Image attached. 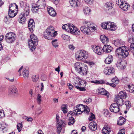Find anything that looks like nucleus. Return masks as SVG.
Instances as JSON below:
<instances>
[{
	"mask_svg": "<svg viewBox=\"0 0 134 134\" xmlns=\"http://www.w3.org/2000/svg\"><path fill=\"white\" fill-rule=\"evenodd\" d=\"M31 40L28 41L29 46L30 49L32 51L35 49V46L38 44V40L35 35L34 34L30 35Z\"/></svg>",
	"mask_w": 134,
	"mask_h": 134,
	"instance_id": "1",
	"label": "nucleus"
},
{
	"mask_svg": "<svg viewBox=\"0 0 134 134\" xmlns=\"http://www.w3.org/2000/svg\"><path fill=\"white\" fill-rule=\"evenodd\" d=\"M75 57L79 60H84L88 57V55L85 51L82 50L78 51L75 54Z\"/></svg>",
	"mask_w": 134,
	"mask_h": 134,
	"instance_id": "2",
	"label": "nucleus"
},
{
	"mask_svg": "<svg viewBox=\"0 0 134 134\" xmlns=\"http://www.w3.org/2000/svg\"><path fill=\"white\" fill-rule=\"evenodd\" d=\"M16 37V36L14 33L9 32L6 34L5 39L7 43H12L15 40Z\"/></svg>",
	"mask_w": 134,
	"mask_h": 134,
	"instance_id": "3",
	"label": "nucleus"
},
{
	"mask_svg": "<svg viewBox=\"0 0 134 134\" xmlns=\"http://www.w3.org/2000/svg\"><path fill=\"white\" fill-rule=\"evenodd\" d=\"M19 4L21 8L24 9L23 12H25L26 15L27 16L29 14L30 12V9L29 6H28L26 2L22 1L19 2Z\"/></svg>",
	"mask_w": 134,
	"mask_h": 134,
	"instance_id": "4",
	"label": "nucleus"
},
{
	"mask_svg": "<svg viewBox=\"0 0 134 134\" xmlns=\"http://www.w3.org/2000/svg\"><path fill=\"white\" fill-rule=\"evenodd\" d=\"M68 31L75 35H79L80 34V30L72 24H70Z\"/></svg>",
	"mask_w": 134,
	"mask_h": 134,
	"instance_id": "5",
	"label": "nucleus"
},
{
	"mask_svg": "<svg viewBox=\"0 0 134 134\" xmlns=\"http://www.w3.org/2000/svg\"><path fill=\"white\" fill-rule=\"evenodd\" d=\"M86 81H80L78 84L75 85V87L78 90L80 91H84L86 89L84 87L86 86Z\"/></svg>",
	"mask_w": 134,
	"mask_h": 134,
	"instance_id": "6",
	"label": "nucleus"
},
{
	"mask_svg": "<svg viewBox=\"0 0 134 134\" xmlns=\"http://www.w3.org/2000/svg\"><path fill=\"white\" fill-rule=\"evenodd\" d=\"M109 109L111 112L115 113L119 112L120 111L119 107L117 104L115 103L111 104L110 106Z\"/></svg>",
	"mask_w": 134,
	"mask_h": 134,
	"instance_id": "7",
	"label": "nucleus"
},
{
	"mask_svg": "<svg viewBox=\"0 0 134 134\" xmlns=\"http://www.w3.org/2000/svg\"><path fill=\"white\" fill-rule=\"evenodd\" d=\"M104 73L106 75L112 74L114 72V68L112 67H109L105 68L103 71Z\"/></svg>",
	"mask_w": 134,
	"mask_h": 134,
	"instance_id": "8",
	"label": "nucleus"
},
{
	"mask_svg": "<svg viewBox=\"0 0 134 134\" xmlns=\"http://www.w3.org/2000/svg\"><path fill=\"white\" fill-rule=\"evenodd\" d=\"M56 33L54 34H51L48 32H46L45 31L44 34V37L46 39L50 40L53 39L55 36Z\"/></svg>",
	"mask_w": 134,
	"mask_h": 134,
	"instance_id": "9",
	"label": "nucleus"
},
{
	"mask_svg": "<svg viewBox=\"0 0 134 134\" xmlns=\"http://www.w3.org/2000/svg\"><path fill=\"white\" fill-rule=\"evenodd\" d=\"M128 41L129 42L131 43L130 48V51L133 53L134 57V37L129 38Z\"/></svg>",
	"mask_w": 134,
	"mask_h": 134,
	"instance_id": "10",
	"label": "nucleus"
},
{
	"mask_svg": "<svg viewBox=\"0 0 134 134\" xmlns=\"http://www.w3.org/2000/svg\"><path fill=\"white\" fill-rule=\"evenodd\" d=\"M28 26L31 32L33 31L35 28V23L34 20L32 19H30L28 22Z\"/></svg>",
	"mask_w": 134,
	"mask_h": 134,
	"instance_id": "11",
	"label": "nucleus"
},
{
	"mask_svg": "<svg viewBox=\"0 0 134 134\" xmlns=\"http://www.w3.org/2000/svg\"><path fill=\"white\" fill-rule=\"evenodd\" d=\"M40 9L44 8L46 6V2L44 0H39L36 4Z\"/></svg>",
	"mask_w": 134,
	"mask_h": 134,
	"instance_id": "12",
	"label": "nucleus"
},
{
	"mask_svg": "<svg viewBox=\"0 0 134 134\" xmlns=\"http://www.w3.org/2000/svg\"><path fill=\"white\" fill-rule=\"evenodd\" d=\"M113 49V48L107 44L104 45L103 46L102 50L103 52L105 53H110Z\"/></svg>",
	"mask_w": 134,
	"mask_h": 134,
	"instance_id": "13",
	"label": "nucleus"
},
{
	"mask_svg": "<svg viewBox=\"0 0 134 134\" xmlns=\"http://www.w3.org/2000/svg\"><path fill=\"white\" fill-rule=\"evenodd\" d=\"M83 25L85 26H87L88 27L91 29L94 30L95 27L93 26L94 24L91 22H88L87 21H85L83 23Z\"/></svg>",
	"mask_w": 134,
	"mask_h": 134,
	"instance_id": "14",
	"label": "nucleus"
},
{
	"mask_svg": "<svg viewBox=\"0 0 134 134\" xmlns=\"http://www.w3.org/2000/svg\"><path fill=\"white\" fill-rule=\"evenodd\" d=\"M9 93L13 95L17 94L18 93V90L15 87H10L9 89Z\"/></svg>",
	"mask_w": 134,
	"mask_h": 134,
	"instance_id": "15",
	"label": "nucleus"
},
{
	"mask_svg": "<svg viewBox=\"0 0 134 134\" xmlns=\"http://www.w3.org/2000/svg\"><path fill=\"white\" fill-rule=\"evenodd\" d=\"M26 16L25 12H22L21 13V15L19 16V23L21 24H23L24 23L26 20V18L25 16Z\"/></svg>",
	"mask_w": 134,
	"mask_h": 134,
	"instance_id": "16",
	"label": "nucleus"
},
{
	"mask_svg": "<svg viewBox=\"0 0 134 134\" xmlns=\"http://www.w3.org/2000/svg\"><path fill=\"white\" fill-rule=\"evenodd\" d=\"M114 44L117 47H122L124 45V42L121 40L118 39L114 42Z\"/></svg>",
	"mask_w": 134,
	"mask_h": 134,
	"instance_id": "17",
	"label": "nucleus"
},
{
	"mask_svg": "<svg viewBox=\"0 0 134 134\" xmlns=\"http://www.w3.org/2000/svg\"><path fill=\"white\" fill-rule=\"evenodd\" d=\"M115 99L116 102V104H117L119 106H121L124 104V102L122 99L116 97Z\"/></svg>",
	"mask_w": 134,
	"mask_h": 134,
	"instance_id": "18",
	"label": "nucleus"
},
{
	"mask_svg": "<svg viewBox=\"0 0 134 134\" xmlns=\"http://www.w3.org/2000/svg\"><path fill=\"white\" fill-rule=\"evenodd\" d=\"M12 5L13 4H12L11 6L9 7L8 15L9 17L10 18L14 17L16 14V13H15L14 12V10H12V9H11V8H12L13 7V6Z\"/></svg>",
	"mask_w": 134,
	"mask_h": 134,
	"instance_id": "19",
	"label": "nucleus"
},
{
	"mask_svg": "<svg viewBox=\"0 0 134 134\" xmlns=\"http://www.w3.org/2000/svg\"><path fill=\"white\" fill-rule=\"evenodd\" d=\"M89 128L92 131H95L97 128V124L94 122H92L89 125Z\"/></svg>",
	"mask_w": 134,
	"mask_h": 134,
	"instance_id": "20",
	"label": "nucleus"
},
{
	"mask_svg": "<svg viewBox=\"0 0 134 134\" xmlns=\"http://www.w3.org/2000/svg\"><path fill=\"white\" fill-rule=\"evenodd\" d=\"M45 31L53 35L54 34L56 33L55 36L57 34V32L56 31H54V27L52 26H49Z\"/></svg>",
	"mask_w": 134,
	"mask_h": 134,
	"instance_id": "21",
	"label": "nucleus"
},
{
	"mask_svg": "<svg viewBox=\"0 0 134 134\" xmlns=\"http://www.w3.org/2000/svg\"><path fill=\"white\" fill-rule=\"evenodd\" d=\"M87 67L86 66L83 68L82 67L80 70V71L78 72L82 75H86L87 72Z\"/></svg>",
	"mask_w": 134,
	"mask_h": 134,
	"instance_id": "22",
	"label": "nucleus"
},
{
	"mask_svg": "<svg viewBox=\"0 0 134 134\" xmlns=\"http://www.w3.org/2000/svg\"><path fill=\"white\" fill-rule=\"evenodd\" d=\"M85 26H81L80 28L81 31L83 33L87 34L90 31L91 29Z\"/></svg>",
	"mask_w": 134,
	"mask_h": 134,
	"instance_id": "23",
	"label": "nucleus"
},
{
	"mask_svg": "<svg viewBox=\"0 0 134 134\" xmlns=\"http://www.w3.org/2000/svg\"><path fill=\"white\" fill-rule=\"evenodd\" d=\"M83 64L82 63L76 62L75 64V68L76 71L78 72L80 71V70L82 68Z\"/></svg>",
	"mask_w": 134,
	"mask_h": 134,
	"instance_id": "24",
	"label": "nucleus"
},
{
	"mask_svg": "<svg viewBox=\"0 0 134 134\" xmlns=\"http://www.w3.org/2000/svg\"><path fill=\"white\" fill-rule=\"evenodd\" d=\"M113 57L111 55H109L105 59L104 62L107 64H110L113 61Z\"/></svg>",
	"mask_w": 134,
	"mask_h": 134,
	"instance_id": "25",
	"label": "nucleus"
},
{
	"mask_svg": "<svg viewBox=\"0 0 134 134\" xmlns=\"http://www.w3.org/2000/svg\"><path fill=\"white\" fill-rule=\"evenodd\" d=\"M93 50L95 53L99 55L101 54L103 51L101 48L98 46H96Z\"/></svg>",
	"mask_w": 134,
	"mask_h": 134,
	"instance_id": "26",
	"label": "nucleus"
},
{
	"mask_svg": "<svg viewBox=\"0 0 134 134\" xmlns=\"http://www.w3.org/2000/svg\"><path fill=\"white\" fill-rule=\"evenodd\" d=\"M127 96V94L126 93L125 91H121L119 94L116 97H120L122 99L125 98Z\"/></svg>",
	"mask_w": 134,
	"mask_h": 134,
	"instance_id": "27",
	"label": "nucleus"
},
{
	"mask_svg": "<svg viewBox=\"0 0 134 134\" xmlns=\"http://www.w3.org/2000/svg\"><path fill=\"white\" fill-rule=\"evenodd\" d=\"M100 39L102 42L103 43H107L109 41V39L108 37L104 35H101Z\"/></svg>",
	"mask_w": 134,
	"mask_h": 134,
	"instance_id": "28",
	"label": "nucleus"
},
{
	"mask_svg": "<svg viewBox=\"0 0 134 134\" xmlns=\"http://www.w3.org/2000/svg\"><path fill=\"white\" fill-rule=\"evenodd\" d=\"M126 120V119L124 118L121 116L118 120L117 124L120 125H122L124 124Z\"/></svg>",
	"mask_w": 134,
	"mask_h": 134,
	"instance_id": "29",
	"label": "nucleus"
},
{
	"mask_svg": "<svg viewBox=\"0 0 134 134\" xmlns=\"http://www.w3.org/2000/svg\"><path fill=\"white\" fill-rule=\"evenodd\" d=\"M123 51L122 52V54L121 57L123 58H125L128 55L130 51L125 49L124 47H123Z\"/></svg>",
	"mask_w": 134,
	"mask_h": 134,
	"instance_id": "30",
	"label": "nucleus"
},
{
	"mask_svg": "<svg viewBox=\"0 0 134 134\" xmlns=\"http://www.w3.org/2000/svg\"><path fill=\"white\" fill-rule=\"evenodd\" d=\"M123 47H119L117 48L116 50V55L121 57L123 51Z\"/></svg>",
	"mask_w": 134,
	"mask_h": 134,
	"instance_id": "31",
	"label": "nucleus"
},
{
	"mask_svg": "<svg viewBox=\"0 0 134 134\" xmlns=\"http://www.w3.org/2000/svg\"><path fill=\"white\" fill-rule=\"evenodd\" d=\"M129 7V5L127 3H124L123 2L120 7L123 10L126 11L128 9Z\"/></svg>",
	"mask_w": 134,
	"mask_h": 134,
	"instance_id": "32",
	"label": "nucleus"
},
{
	"mask_svg": "<svg viewBox=\"0 0 134 134\" xmlns=\"http://www.w3.org/2000/svg\"><path fill=\"white\" fill-rule=\"evenodd\" d=\"M7 125L4 122H2L0 124V128L2 130H4L6 131L7 130Z\"/></svg>",
	"mask_w": 134,
	"mask_h": 134,
	"instance_id": "33",
	"label": "nucleus"
},
{
	"mask_svg": "<svg viewBox=\"0 0 134 134\" xmlns=\"http://www.w3.org/2000/svg\"><path fill=\"white\" fill-rule=\"evenodd\" d=\"M23 76L25 78H27L29 77V71L27 69H24L23 72Z\"/></svg>",
	"mask_w": 134,
	"mask_h": 134,
	"instance_id": "34",
	"label": "nucleus"
},
{
	"mask_svg": "<svg viewBox=\"0 0 134 134\" xmlns=\"http://www.w3.org/2000/svg\"><path fill=\"white\" fill-rule=\"evenodd\" d=\"M113 4L111 2H107L105 5L104 7L106 8L108 10L109 9H111L113 6Z\"/></svg>",
	"mask_w": 134,
	"mask_h": 134,
	"instance_id": "35",
	"label": "nucleus"
},
{
	"mask_svg": "<svg viewBox=\"0 0 134 134\" xmlns=\"http://www.w3.org/2000/svg\"><path fill=\"white\" fill-rule=\"evenodd\" d=\"M83 11L84 14L86 15H89L91 13V10L89 7H86L83 9Z\"/></svg>",
	"mask_w": 134,
	"mask_h": 134,
	"instance_id": "36",
	"label": "nucleus"
},
{
	"mask_svg": "<svg viewBox=\"0 0 134 134\" xmlns=\"http://www.w3.org/2000/svg\"><path fill=\"white\" fill-rule=\"evenodd\" d=\"M99 92L101 94L103 95H105L107 96L109 94V93L104 89L103 88L100 89L99 90Z\"/></svg>",
	"mask_w": 134,
	"mask_h": 134,
	"instance_id": "37",
	"label": "nucleus"
},
{
	"mask_svg": "<svg viewBox=\"0 0 134 134\" xmlns=\"http://www.w3.org/2000/svg\"><path fill=\"white\" fill-rule=\"evenodd\" d=\"M78 1L77 0H70L69 2L71 6L75 7L77 6V3Z\"/></svg>",
	"mask_w": 134,
	"mask_h": 134,
	"instance_id": "38",
	"label": "nucleus"
},
{
	"mask_svg": "<svg viewBox=\"0 0 134 134\" xmlns=\"http://www.w3.org/2000/svg\"><path fill=\"white\" fill-rule=\"evenodd\" d=\"M75 122V119L72 116H70L68 120V124L69 125H73Z\"/></svg>",
	"mask_w": 134,
	"mask_h": 134,
	"instance_id": "39",
	"label": "nucleus"
},
{
	"mask_svg": "<svg viewBox=\"0 0 134 134\" xmlns=\"http://www.w3.org/2000/svg\"><path fill=\"white\" fill-rule=\"evenodd\" d=\"M52 44L53 46L55 48L57 47H58V43L57 42V39H55L53 40L52 42Z\"/></svg>",
	"mask_w": 134,
	"mask_h": 134,
	"instance_id": "40",
	"label": "nucleus"
},
{
	"mask_svg": "<svg viewBox=\"0 0 134 134\" xmlns=\"http://www.w3.org/2000/svg\"><path fill=\"white\" fill-rule=\"evenodd\" d=\"M127 90L129 91L130 92H134V86L133 85L131 86L130 85H129L128 88L127 89Z\"/></svg>",
	"mask_w": 134,
	"mask_h": 134,
	"instance_id": "41",
	"label": "nucleus"
},
{
	"mask_svg": "<svg viewBox=\"0 0 134 134\" xmlns=\"http://www.w3.org/2000/svg\"><path fill=\"white\" fill-rule=\"evenodd\" d=\"M38 7V6H37V5L36 4V6H32V10L33 12L34 13H36L38 12V11L39 10V9H40Z\"/></svg>",
	"mask_w": 134,
	"mask_h": 134,
	"instance_id": "42",
	"label": "nucleus"
},
{
	"mask_svg": "<svg viewBox=\"0 0 134 134\" xmlns=\"http://www.w3.org/2000/svg\"><path fill=\"white\" fill-rule=\"evenodd\" d=\"M58 126L57 127V132L59 134L61 132V130L62 129V124H60L59 123H58Z\"/></svg>",
	"mask_w": 134,
	"mask_h": 134,
	"instance_id": "43",
	"label": "nucleus"
},
{
	"mask_svg": "<svg viewBox=\"0 0 134 134\" xmlns=\"http://www.w3.org/2000/svg\"><path fill=\"white\" fill-rule=\"evenodd\" d=\"M79 107L80 108V112L81 113H83V111L85 112V107L84 105L81 104L79 105Z\"/></svg>",
	"mask_w": 134,
	"mask_h": 134,
	"instance_id": "44",
	"label": "nucleus"
},
{
	"mask_svg": "<svg viewBox=\"0 0 134 134\" xmlns=\"http://www.w3.org/2000/svg\"><path fill=\"white\" fill-rule=\"evenodd\" d=\"M113 23L111 22H107V28L106 29H107L109 30H110L111 29V26H112V24Z\"/></svg>",
	"mask_w": 134,
	"mask_h": 134,
	"instance_id": "45",
	"label": "nucleus"
},
{
	"mask_svg": "<svg viewBox=\"0 0 134 134\" xmlns=\"http://www.w3.org/2000/svg\"><path fill=\"white\" fill-rule=\"evenodd\" d=\"M22 127V123H20L18 124L17 128L19 132H20L21 131Z\"/></svg>",
	"mask_w": 134,
	"mask_h": 134,
	"instance_id": "46",
	"label": "nucleus"
},
{
	"mask_svg": "<svg viewBox=\"0 0 134 134\" xmlns=\"http://www.w3.org/2000/svg\"><path fill=\"white\" fill-rule=\"evenodd\" d=\"M91 82L92 83H94L95 84H100L103 83V80H95L93 81H91Z\"/></svg>",
	"mask_w": 134,
	"mask_h": 134,
	"instance_id": "47",
	"label": "nucleus"
},
{
	"mask_svg": "<svg viewBox=\"0 0 134 134\" xmlns=\"http://www.w3.org/2000/svg\"><path fill=\"white\" fill-rule=\"evenodd\" d=\"M32 81L34 82H36L38 80V75H34L32 77Z\"/></svg>",
	"mask_w": 134,
	"mask_h": 134,
	"instance_id": "48",
	"label": "nucleus"
},
{
	"mask_svg": "<svg viewBox=\"0 0 134 134\" xmlns=\"http://www.w3.org/2000/svg\"><path fill=\"white\" fill-rule=\"evenodd\" d=\"M62 110L64 113H67L66 106L64 104L62 105Z\"/></svg>",
	"mask_w": 134,
	"mask_h": 134,
	"instance_id": "49",
	"label": "nucleus"
},
{
	"mask_svg": "<svg viewBox=\"0 0 134 134\" xmlns=\"http://www.w3.org/2000/svg\"><path fill=\"white\" fill-rule=\"evenodd\" d=\"M80 109L79 107V105H77L76 107H74L73 111L77 113L80 112Z\"/></svg>",
	"mask_w": 134,
	"mask_h": 134,
	"instance_id": "50",
	"label": "nucleus"
},
{
	"mask_svg": "<svg viewBox=\"0 0 134 134\" xmlns=\"http://www.w3.org/2000/svg\"><path fill=\"white\" fill-rule=\"evenodd\" d=\"M41 96L40 94H38L37 98V103L39 104H40L41 102Z\"/></svg>",
	"mask_w": 134,
	"mask_h": 134,
	"instance_id": "51",
	"label": "nucleus"
},
{
	"mask_svg": "<svg viewBox=\"0 0 134 134\" xmlns=\"http://www.w3.org/2000/svg\"><path fill=\"white\" fill-rule=\"evenodd\" d=\"M70 24H66L63 25L62 28L63 29L68 31Z\"/></svg>",
	"mask_w": 134,
	"mask_h": 134,
	"instance_id": "52",
	"label": "nucleus"
},
{
	"mask_svg": "<svg viewBox=\"0 0 134 134\" xmlns=\"http://www.w3.org/2000/svg\"><path fill=\"white\" fill-rule=\"evenodd\" d=\"M123 63V62H121V60L119 59L118 61L117 64V65L118 67H119L120 68H122V64Z\"/></svg>",
	"mask_w": 134,
	"mask_h": 134,
	"instance_id": "53",
	"label": "nucleus"
},
{
	"mask_svg": "<svg viewBox=\"0 0 134 134\" xmlns=\"http://www.w3.org/2000/svg\"><path fill=\"white\" fill-rule=\"evenodd\" d=\"M123 0H116V4H118V5H121L122 3H123Z\"/></svg>",
	"mask_w": 134,
	"mask_h": 134,
	"instance_id": "54",
	"label": "nucleus"
},
{
	"mask_svg": "<svg viewBox=\"0 0 134 134\" xmlns=\"http://www.w3.org/2000/svg\"><path fill=\"white\" fill-rule=\"evenodd\" d=\"M78 114V113H76L75 112H74L72 111H70L69 112L67 116H70V115H78V114Z\"/></svg>",
	"mask_w": 134,
	"mask_h": 134,
	"instance_id": "55",
	"label": "nucleus"
},
{
	"mask_svg": "<svg viewBox=\"0 0 134 134\" xmlns=\"http://www.w3.org/2000/svg\"><path fill=\"white\" fill-rule=\"evenodd\" d=\"M125 105L126 106L127 109H129L131 106L130 102L129 101H126L125 102Z\"/></svg>",
	"mask_w": 134,
	"mask_h": 134,
	"instance_id": "56",
	"label": "nucleus"
},
{
	"mask_svg": "<svg viewBox=\"0 0 134 134\" xmlns=\"http://www.w3.org/2000/svg\"><path fill=\"white\" fill-rule=\"evenodd\" d=\"M116 28V26L114 24V23H113L112 24V26H111V29L110 30L113 31L115 30Z\"/></svg>",
	"mask_w": 134,
	"mask_h": 134,
	"instance_id": "57",
	"label": "nucleus"
},
{
	"mask_svg": "<svg viewBox=\"0 0 134 134\" xmlns=\"http://www.w3.org/2000/svg\"><path fill=\"white\" fill-rule=\"evenodd\" d=\"M62 37L64 40H68L69 38V37L67 35H62Z\"/></svg>",
	"mask_w": 134,
	"mask_h": 134,
	"instance_id": "58",
	"label": "nucleus"
},
{
	"mask_svg": "<svg viewBox=\"0 0 134 134\" xmlns=\"http://www.w3.org/2000/svg\"><path fill=\"white\" fill-rule=\"evenodd\" d=\"M111 81L115 83V84L118 83L119 82L118 79L116 78H113L111 80Z\"/></svg>",
	"mask_w": 134,
	"mask_h": 134,
	"instance_id": "59",
	"label": "nucleus"
},
{
	"mask_svg": "<svg viewBox=\"0 0 134 134\" xmlns=\"http://www.w3.org/2000/svg\"><path fill=\"white\" fill-rule=\"evenodd\" d=\"M54 9L51 7H48L47 8V10L49 14L51 12H52Z\"/></svg>",
	"mask_w": 134,
	"mask_h": 134,
	"instance_id": "60",
	"label": "nucleus"
},
{
	"mask_svg": "<svg viewBox=\"0 0 134 134\" xmlns=\"http://www.w3.org/2000/svg\"><path fill=\"white\" fill-rule=\"evenodd\" d=\"M107 24V22H104L101 24V25L103 28L106 29Z\"/></svg>",
	"mask_w": 134,
	"mask_h": 134,
	"instance_id": "61",
	"label": "nucleus"
},
{
	"mask_svg": "<svg viewBox=\"0 0 134 134\" xmlns=\"http://www.w3.org/2000/svg\"><path fill=\"white\" fill-rule=\"evenodd\" d=\"M88 4L91 5L93 3V0H84Z\"/></svg>",
	"mask_w": 134,
	"mask_h": 134,
	"instance_id": "62",
	"label": "nucleus"
},
{
	"mask_svg": "<svg viewBox=\"0 0 134 134\" xmlns=\"http://www.w3.org/2000/svg\"><path fill=\"white\" fill-rule=\"evenodd\" d=\"M95 119V116L92 113H91V115L90 116V118H89V120L92 121Z\"/></svg>",
	"mask_w": 134,
	"mask_h": 134,
	"instance_id": "63",
	"label": "nucleus"
},
{
	"mask_svg": "<svg viewBox=\"0 0 134 134\" xmlns=\"http://www.w3.org/2000/svg\"><path fill=\"white\" fill-rule=\"evenodd\" d=\"M108 130H107L106 128L105 127L103 128L102 130V132L104 134H109V133L108 132Z\"/></svg>",
	"mask_w": 134,
	"mask_h": 134,
	"instance_id": "64",
	"label": "nucleus"
}]
</instances>
